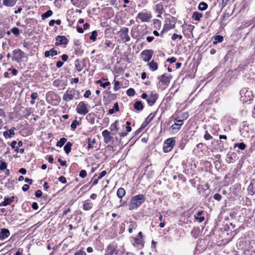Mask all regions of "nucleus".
Instances as JSON below:
<instances>
[{
	"mask_svg": "<svg viewBox=\"0 0 255 255\" xmlns=\"http://www.w3.org/2000/svg\"><path fill=\"white\" fill-rule=\"evenodd\" d=\"M154 9H155L156 12L158 13V15L157 16L159 17H160L161 14L164 11V7H163V4L161 2L156 4L155 6Z\"/></svg>",
	"mask_w": 255,
	"mask_h": 255,
	"instance_id": "nucleus-21",
	"label": "nucleus"
},
{
	"mask_svg": "<svg viewBox=\"0 0 255 255\" xmlns=\"http://www.w3.org/2000/svg\"><path fill=\"white\" fill-rule=\"evenodd\" d=\"M38 96L37 93L34 92L31 94L30 97H31V99L35 100L36 99H37L38 98Z\"/></svg>",
	"mask_w": 255,
	"mask_h": 255,
	"instance_id": "nucleus-62",
	"label": "nucleus"
},
{
	"mask_svg": "<svg viewBox=\"0 0 255 255\" xmlns=\"http://www.w3.org/2000/svg\"><path fill=\"white\" fill-rule=\"evenodd\" d=\"M208 7V4L204 2H200L198 5V9L200 10H205Z\"/></svg>",
	"mask_w": 255,
	"mask_h": 255,
	"instance_id": "nucleus-42",
	"label": "nucleus"
},
{
	"mask_svg": "<svg viewBox=\"0 0 255 255\" xmlns=\"http://www.w3.org/2000/svg\"><path fill=\"white\" fill-rule=\"evenodd\" d=\"M93 206V204L89 200H87L84 202L83 208L84 210H90Z\"/></svg>",
	"mask_w": 255,
	"mask_h": 255,
	"instance_id": "nucleus-25",
	"label": "nucleus"
},
{
	"mask_svg": "<svg viewBox=\"0 0 255 255\" xmlns=\"http://www.w3.org/2000/svg\"><path fill=\"white\" fill-rule=\"evenodd\" d=\"M147 65L149 66V69L152 71L156 70L158 68L157 63L154 62L153 60L148 63Z\"/></svg>",
	"mask_w": 255,
	"mask_h": 255,
	"instance_id": "nucleus-32",
	"label": "nucleus"
},
{
	"mask_svg": "<svg viewBox=\"0 0 255 255\" xmlns=\"http://www.w3.org/2000/svg\"><path fill=\"white\" fill-rule=\"evenodd\" d=\"M150 13L146 12H139L137 15V18L139 19L141 22H149L151 18Z\"/></svg>",
	"mask_w": 255,
	"mask_h": 255,
	"instance_id": "nucleus-10",
	"label": "nucleus"
},
{
	"mask_svg": "<svg viewBox=\"0 0 255 255\" xmlns=\"http://www.w3.org/2000/svg\"><path fill=\"white\" fill-rule=\"evenodd\" d=\"M67 141V139L65 137H62L60 138V139L57 142L56 146L61 147L63 146V145L66 143Z\"/></svg>",
	"mask_w": 255,
	"mask_h": 255,
	"instance_id": "nucleus-41",
	"label": "nucleus"
},
{
	"mask_svg": "<svg viewBox=\"0 0 255 255\" xmlns=\"http://www.w3.org/2000/svg\"><path fill=\"white\" fill-rule=\"evenodd\" d=\"M213 198L215 200L219 201L222 199V196L220 194L216 193L214 194Z\"/></svg>",
	"mask_w": 255,
	"mask_h": 255,
	"instance_id": "nucleus-57",
	"label": "nucleus"
},
{
	"mask_svg": "<svg viewBox=\"0 0 255 255\" xmlns=\"http://www.w3.org/2000/svg\"><path fill=\"white\" fill-rule=\"evenodd\" d=\"M153 54V51L151 49L144 50L141 53L142 60L146 62H149Z\"/></svg>",
	"mask_w": 255,
	"mask_h": 255,
	"instance_id": "nucleus-9",
	"label": "nucleus"
},
{
	"mask_svg": "<svg viewBox=\"0 0 255 255\" xmlns=\"http://www.w3.org/2000/svg\"><path fill=\"white\" fill-rule=\"evenodd\" d=\"M126 194V191L123 188H120L118 189L117 192V195L118 197L122 199Z\"/></svg>",
	"mask_w": 255,
	"mask_h": 255,
	"instance_id": "nucleus-34",
	"label": "nucleus"
},
{
	"mask_svg": "<svg viewBox=\"0 0 255 255\" xmlns=\"http://www.w3.org/2000/svg\"><path fill=\"white\" fill-rule=\"evenodd\" d=\"M135 91L132 88H129L127 91V94L128 96H133L135 95Z\"/></svg>",
	"mask_w": 255,
	"mask_h": 255,
	"instance_id": "nucleus-48",
	"label": "nucleus"
},
{
	"mask_svg": "<svg viewBox=\"0 0 255 255\" xmlns=\"http://www.w3.org/2000/svg\"><path fill=\"white\" fill-rule=\"evenodd\" d=\"M12 54L13 55V57L11 58L12 61H16L18 63L22 62V58L26 57L25 53L19 49L13 50Z\"/></svg>",
	"mask_w": 255,
	"mask_h": 255,
	"instance_id": "nucleus-6",
	"label": "nucleus"
},
{
	"mask_svg": "<svg viewBox=\"0 0 255 255\" xmlns=\"http://www.w3.org/2000/svg\"><path fill=\"white\" fill-rule=\"evenodd\" d=\"M96 142V140L95 139H91L88 138V148L89 149L92 148L93 147V144Z\"/></svg>",
	"mask_w": 255,
	"mask_h": 255,
	"instance_id": "nucleus-46",
	"label": "nucleus"
},
{
	"mask_svg": "<svg viewBox=\"0 0 255 255\" xmlns=\"http://www.w3.org/2000/svg\"><path fill=\"white\" fill-rule=\"evenodd\" d=\"M133 107L137 111H142L143 109V106L141 101H138L134 103Z\"/></svg>",
	"mask_w": 255,
	"mask_h": 255,
	"instance_id": "nucleus-31",
	"label": "nucleus"
},
{
	"mask_svg": "<svg viewBox=\"0 0 255 255\" xmlns=\"http://www.w3.org/2000/svg\"><path fill=\"white\" fill-rule=\"evenodd\" d=\"M128 29L127 27H124L121 30V37L125 42L130 40V37L128 34Z\"/></svg>",
	"mask_w": 255,
	"mask_h": 255,
	"instance_id": "nucleus-13",
	"label": "nucleus"
},
{
	"mask_svg": "<svg viewBox=\"0 0 255 255\" xmlns=\"http://www.w3.org/2000/svg\"><path fill=\"white\" fill-rule=\"evenodd\" d=\"M176 19L173 16H169L166 18L163 28L161 32L162 35L164 31H167L171 29L174 28L176 24Z\"/></svg>",
	"mask_w": 255,
	"mask_h": 255,
	"instance_id": "nucleus-5",
	"label": "nucleus"
},
{
	"mask_svg": "<svg viewBox=\"0 0 255 255\" xmlns=\"http://www.w3.org/2000/svg\"><path fill=\"white\" fill-rule=\"evenodd\" d=\"M17 0H3L2 4L7 7H12L16 4Z\"/></svg>",
	"mask_w": 255,
	"mask_h": 255,
	"instance_id": "nucleus-26",
	"label": "nucleus"
},
{
	"mask_svg": "<svg viewBox=\"0 0 255 255\" xmlns=\"http://www.w3.org/2000/svg\"><path fill=\"white\" fill-rule=\"evenodd\" d=\"M176 61V58L174 57L168 58L167 60V61L169 62L170 63H173L175 62Z\"/></svg>",
	"mask_w": 255,
	"mask_h": 255,
	"instance_id": "nucleus-64",
	"label": "nucleus"
},
{
	"mask_svg": "<svg viewBox=\"0 0 255 255\" xmlns=\"http://www.w3.org/2000/svg\"><path fill=\"white\" fill-rule=\"evenodd\" d=\"M177 38H178L179 39H181L182 38V36L181 35L177 34L176 33H174L172 35V36L171 37V39L172 40H175Z\"/></svg>",
	"mask_w": 255,
	"mask_h": 255,
	"instance_id": "nucleus-52",
	"label": "nucleus"
},
{
	"mask_svg": "<svg viewBox=\"0 0 255 255\" xmlns=\"http://www.w3.org/2000/svg\"><path fill=\"white\" fill-rule=\"evenodd\" d=\"M119 111V105L118 103L114 104V107L109 110V114L112 115Z\"/></svg>",
	"mask_w": 255,
	"mask_h": 255,
	"instance_id": "nucleus-36",
	"label": "nucleus"
},
{
	"mask_svg": "<svg viewBox=\"0 0 255 255\" xmlns=\"http://www.w3.org/2000/svg\"><path fill=\"white\" fill-rule=\"evenodd\" d=\"M131 242L134 247H143V240L141 238L138 237H132L131 238Z\"/></svg>",
	"mask_w": 255,
	"mask_h": 255,
	"instance_id": "nucleus-15",
	"label": "nucleus"
},
{
	"mask_svg": "<svg viewBox=\"0 0 255 255\" xmlns=\"http://www.w3.org/2000/svg\"><path fill=\"white\" fill-rule=\"evenodd\" d=\"M120 85V82L119 81L114 80V90L115 91H117L119 90V89H120L119 86Z\"/></svg>",
	"mask_w": 255,
	"mask_h": 255,
	"instance_id": "nucleus-49",
	"label": "nucleus"
},
{
	"mask_svg": "<svg viewBox=\"0 0 255 255\" xmlns=\"http://www.w3.org/2000/svg\"><path fill=\"white\" fill-rule=\"evenodd\" d=\"M58 180L61 183H63V184L66 183L67 182L66 178L63 176L59 177L58 178Z\"/></svg>",
	"mask_w": 255,
	"mask_h": 255,
	"instance_id": "nucleus-60",
	"label": "nucleus"
},
{
	"mask_svg": "<svg viewBox=\"0 0 255 255\" xmlns=\"http://www.w3.org/2000/svg\"><path fill=\"white\" fill-rule=\"evenodd\" d=\"M175 144V139L173 137L169 138L165 140L163 150L165 153H167L171 150Z\"/></svg>",
	"mask_w": 255,
	"mask_h": 255,
	"instance_id": "nucleus-8",
	"label": "nucleus"
},
{
	"mask_svg": "<svg viewBox=\"0 0 255 255\" xmlns=\"http://www.w3.org/2000/svg\"><path fill=\"white\" fill-rule=\"evenodd\" d=\"M105 44L106 45L107 47H112L113 48L114 47V44L111 42V41L108 40H106Z\"/></svg>",
	"mask_w": 255,
	"mask_h": 255,
	"instance_id": "nucleus-56",
	"label": "nucleus"
},
{
	"mask_svg": "<svg viewBox=\"0 0 255 255\" xmlns=\"http://www.w3.org/2000/svg\"><path fill=\"white\" fill-rule=\"evenodd\" d=\"M42 193L41 190H38L35 193V195L36 197L39 198L42 196Z\"/></svg>",
	"mask_w": 255,
	"mask_h": 255,
	"instance_id": "nucleus-63",
	"label": "nucleus"
},
{
	"mask_svg": "<svg viewBox=\"0 0 255 255\" xmlns=\"http://www.w3.org/2000/svg\"><path fill=\"white\" fill-rule=\"evenodd\" d=\"M204 137L206 140H210L213 138L212 136H211L207 131L205 132Z\"/></svg>",
	"mask_w": 255,
	"mask_h": 255,
	"instance_id": "nucleus-55",
	"label": "nucleus"
},
{
	"mask_svg": "<svg viewBox=\"0 0 255 255\" xmlns=\"http://www.w3.org/2000/svg\"><path fill=\"white\" fill-rule=\"evenodd\" d=\"M203 211H199L194 216L195 220L198 222L199 223H202L205 220L204 216H203Z\"/></svg>",
	"mask_w": 255,
	"mask_h": 255,
	"instance_id": "nucleus-20",
	"label": "nucleus"
},
{
	"mask_svg": "<svg viewBox=\"0 0 255 255\" xmlns=\"http://www.w3.org/2000/svg\"><path fill=\"white\" fill-rule=\"evenodd\" d=\"M118 121H116L114 123H113L111 126V130L113 132H114L113 133H112L113 134H115L119 130V128L118 127Z\"/></svg>",
	"mask_w": 255,
	"mask_h": 255,
	"instance_id": "nucleus-30",
	"label": "nucleus"
},
{
	"mask_svg": "<svg viewBox=\"0 0 255 255\" xmlns=\"http://www.w3.org/2000/svg\"><path fill=\"white\" fill-rule=\"evenodd\" d=\"M86 119L91 124H93L94 123L95 118L92 113L88 114L86 117Z\"/></svg>",
	"mask_w": 255,
	"mask_h": 255,
	"instance_id": "nucleus-43",
	"label": "nucleus"
},
{
	"mask_svg": "<svg viewBox=\"0 0 255 255\" xmlns=\"http://www.w3.org/2000/svg\"><path fill=\"white\" fill-rule=\"evenodd\" d=\"M74 255H87V254L84 251L80 250L75 252Z\"/></svg>",
	"mask_w": 255,
	"mask_h": 255,
	"instance_id": "nucleus-59",
	"label": "nucleus"
},
{
	"mask_svg": "<svg viewBox=\"0 0 255 255\" xmlns=\"http://www.w3.org/2000/svg\"><path fill=\"white\" fill-rule=\"evenodd\" d=\"M10 31L15 35L18 36L20 34V31L17 27H14L11 29Z\"/></svg>",
	"mask_w": 255,
	"mask_h": 255,
	"instance_id": "nucleus-45",
	"label": "nucleus"
},
{
	"mask_svg": "<svg viewBox=\"0 0 255 255\" xmlns=\"http://www.w3.org/2000/svg\"><path fill=\"white\" fill-rule=\"evenodd\" d=\"M55 45L59 46L61 45H66L68 43V39L64 36L58 35L56 37Z\"/></svg>",
	"mask_w": 255,
	"mask_h": 255,
	"instance_id": "nucleus-14",
	"label": "nucleus"
},
{
	"mask_svg": "<svg viewBox=\"0 0 255 255\" xmlns=\"http://www.w3.org/2000/svg\"><path fill=\"white\" fill-rule=\"evenodd\" d=\"M50 56H54L58 54L57 51L55 50L54 48H52L50 50Z\"/></svg>",
	"mask_w": 255,
	"mask_h": 255,
	"instance_id": "nucleus-58",
	"label": "nucleus"
},
{
	"mask_svg": "<svg viewBox=\"0 0 255 255\" xmlns=\"http://www.w3.org/2000/svg\"><path fill=\"white\" fill-rule=\"evenodd\" d=\"M10 235V232L7 229H2L0 232V240H3L8 238Z\"/></svg>",
	"mask_w": 255,
	"mask_h": 255,
	"instance_id": "nucleus-19",
	"label": "nucleus"
},
{
	"mask_svg": "<svg viewBox=\"0 0 255 255\" xmlns=\"http://www.w3.org/2000/svg\"><path fill=\"white\" fill-rule=\"evenodd\" d=\"M79 124V122L76 120H74L71 125V128L75 129L77 128V126Z\"/></svg>",
	"mask_w": 255,
	"mask_h": 255,
	"instance_id": "nucleus-51",
	"label": "nucleus"
},
{
	"mask_svg": "<svg viewBox=\"0 0 255 255\" xmlns=\"http://www.w3.org/2000/svg\"><path fill=\"white\" fill-rule=\"evenodd\" d=\"M76 111L78 114L80 115L85 116L87 115L89 112L88 105L84 101L79 103L76 109Z\"/></svg>",
	"mask_w": 255,
	"mask_h": 255,
	"instance_id": "nucleus-7",
	"label": "nucleus"
},
{
	"mask_svg": "<svg viewBox=\"0 0 255 255\" xmlns=\"http://www.w3.org/2000/svg\"><path fill=\"white\" fill-rule=\"evenodd\" d=\"M174 123H176L177 124H180V126H182L183 124V120L179 119L178 118H176L174 120Z\"/></svg>",
	"mask_w": 255,
	"mask_h": 255,
	"instance_id": "nucleus-53",
	"label": "nucleus"
},
{
	"mask_svg": "<svg viewBox=\"0 0 255 255\" xmlns=\"http://www.w3.org/2000/svg\"><path fill=\"white\" fill-rule=\"evenodd\" d=\"M128 231L129 233H132L133 230H135L137 228V224L136 222L133 221H130L128 223Z\"/></svg>",
	"mask_w": 255,
	"mask_h": 255,
	"instance_id": "nucleus-27",
	"label": "nucleus"
},
{
	"mask_svg": "<svg viewBox=\"0 0 255 255\" xmlns=\"http://www.w3.org/2000/svg\"><path fill=\"white\" fill-rule=\"evenodd\" d=\"M72 4L75 7L84 9L87 5V0H71Z\"/></svg>",
	"mask_w": 255,
	"mask_h": 255,
	"instance_id": "nucleus-11",
	"label": "nucleus"
},
{
	"mask_svg": "<svg viewBox=\"0 0 255 255\" xmlns=\"http://www.w3.org/2000/svg\"><path fill=\"white\" fill-rule=\"evenodd\" d=\"M158 97V95L156 93L152 92H151L149 97L148 99H146L148 104L150 106L153 105L156 102Z\"/></svg>",
	"mask_w": 255,
	"mask_h": 255,
	"instance_id": "nucleus-16",
	"label": "nucleus"
},
{
	"mask_svg": "<svg viewBox=\"0 0 255 255\" xmlns=\"http://www.w3.org/2000/svg\"><path fill=\"white\" fill-rule=\"evenodd\" d=\"M126 125H127L126 127L125 126V125H123V128H125L126 129V132H120L119 133V135H120V136L121 137H125L126 136L129 132H130L131 130V127H130V122H127L126 123Z\"/></svg>",
	"mask_w": 255,
	"mask_h": 255,
	"instance_id": "nucleus-18",
	"label": "nucleus"
},
{
	"mask_svg": "<svg viewBox=\"0 0 255 255\" xmlns=\"http://www.w3.org/2000/svg\"><path fill=\"white\" fill-rule=\"evenodd\" d=\"M249 194L253 195L255 194V182H251L248 188Z\"/></svg>",
	"mask_w": 255,
	"mask_h": 255,
	"instance_id": "nucleus-29",
	"label": "nucleus"
},
{
	"mask_svg": "<svg viewBox=\"0 0 255 255\" xmlns=\"http://www.w3.org/2000/svg\"><path fill=\"white\" fill-rule=\"evenodd\" d=\"M155 115L152 113H150L148 116L145 119L144 122L141 125L140 128H143L146 127L154 118Z\"/></svg>",
	"mask_w": 255,
	"mask_h": 255,
	"instance_id": "nucleus-22",
	"label": "nucleus"
},
{
	"mask_svg": "<svg viewBox=\"0 0 255 255\" xmlns=\"http://www.w3.org/2000/svg\"><path fill=\"white\" fill-rule=\"evenodd\" d=\"M241 101L243 103H246L253 99V94L249 88H242L240 93Z\"/></svg>",
	"mask_w": 255,
	"mask_h": 255,
	"instance_id": "nucleus-4",
	"label": "nucleus"
},
{
	"mask_svg": "<svg viewBox=\"0 0 255 255\" xmlns=\"http://www.w3.org/2000/svg\"><path fill=\"white\" fill-rule=\"evenodd\" d=\"M102 133L104 137V142L106 144L110 143L113 139V137L111 135L110 132L107 129H105L102 131Z\"/></svg>",
	"mask_w": 255,
	"mask_h": 255,
	"instance_id": "nucleus-17",
	"label": "nucleus"
},
{
	"mask_svg": "<svg viewBox=\"0 0 255 255\" xmlns=\"http://www.w3.org/2000/svg\"><path fill=\"white\" fill-rule=\"evenodd\" d=\"M79 176L82 178L86 177L87 176L86 171L84 169L81 170L80 172Z\"/></svg>",
	"mask_w": 255,
	"mask_h": 255,
	"instance_id": "nucleus-54",
	"label": "nucleus"
},
{
	"mask_svg": "<svg viewBox=\"0 0 255 255\" xmlns=\"http://www.w3.org/2000/svg\"><path fill=\"white\" fill-rule=\"evenodd\" d=\"M72 143L70 142H68L64 147V150L66 154H69L71 150V147Z\"/></svg>",
	"mask_w": 255,
	"mask_h": 255,
	"instance_id": "nucleus-35",
	"label": "nucleus"
},
{
	"mask_svg": "<svg viewBox=\"0 0 255 255\" xmlns=\"http://www.w3.org/2000/svg\"><path fill=\"white\" fill-rule=\"evenodd\" d=\"M7 167V163L2 160L0 161V170L3 171L6 169Z\"/></svg>",
	"mask_w": 255,
	"mask_h": 255,
	"instance_id": "nucleus-47",
	"label": "nucleus"
},
{
	"mask_svg": "<svg viewBox=\"0 0 255 255\" xmlns=\"http://www.w3.org/2000/svg\"><path fill=\"white\" fill-rule=\"evenodd\" d=\"M247 146L244 142L235 143L234 145V147L235 148L238 147L239 149L243 150L245 149Z\"/></svg>",
	"mask_w": 255,
	"mask_h": 255,
	"instance_id": "nucleus-37",
	"label": "nucleus"
},
{
	"mask_svg": "<svg viewBox=\"0 0 255 255\" xmlns=\"http://www.w3.org/2000/svg\"><path fill=\"white\" fill-rule=\"evenodd\" d=\"M171 78L172 76L171 75L167 74H164L162 76L158 77V79L159 81L165 86H167L169 84Z\"/></svg>",
	"mask_w": 255,
	"mask_h": 255,
	"instance_id": "nucleus-12",
	"label": "nucleus"
},
{
	"mask_svg": "<svg viewBox=\"0 0 255 255\" xmlns=\"http://www.w3.org/2000/svg\"><path fill=\"white\" fill-rule=\"evenodd\" d=\"M145 198L142 194L135 195L132 197L129 204L128 208L130 210L137 208L145 201Z\"/></svg>",
	"mask_w": 255,
	"mask_h": 255,
	"instance_id": "nucleus-1",
	"label": "nucleus"
},
{
	"mask_svg": "<svg viewBox=\"0 0 255 255\" xmlns=\"http://www.w3.org/2000/svg\"><path fill=\"white\" fill-rule=\"evenodd\" d=\"M25 116L28 117L32 113V109L30 108H26L25 111L24 112Z\"/></svg>",
	"mask_w": 255,
	"mask_h": 255,
	"instance_id": "nucleus-50",
	"label": "nucleus"
},
{
	"mask_svg": "<svg viewBox=\"0 0 255 255\" xmlns=\"http://www.w3.org/2000/svg\"><path fill=\"white\" fill-rule=\"evenodd\" d=\"M53 14V11L51 10H48L46 12L43 13L41 15V18L42 20H44L46 18L51 16Z\"/></svg>",
	"mask_w": 255,
	"mask_h": 255,
	"instance_id": "nucleus-38",
	"label": "nucleus"
},
{
	"mask_svg": "<svg viewBox=\"0 0 255 255\" xmlns=\"http://www.w3.org/2000/svg\"><path fill=\"white\" fill-rule=\"evenodd\" d=\"M79 95L80 92L78 90H76L73 88H69L63 95V100L68 102L73 100L74 98L75 99H78Z\"/></svg>",
	"mask_w": 255,
	"mask_h": 255,
	"instance_id": "nucleus-3",
	"label": "nucleus"
},
{
	"mask_svg": "<svg viewBox=\"0 0 255 255\" xmlns=\"http://www.w3.org/2000/svg\"><path fill=\"white\" fill-rule=\"evenodd\" d=\"M75 68L78 72H80L82 70V68L81 67V65L79 63H75Z\"/></svg>",
	"mask_w": 255,
	"mask_h": 255,
	"instance_id": "nucleus-61",
	"label": "nucleus"
},
{
	"mask_svg": "<svg viewBox=\"0 0 255 255\" xmlns=\"http://www.w3.org/2000/svg\"><path fill=\"white\" fill-rule=\"evenodd\" d=\"M102 80L105 81V79L104 78H102V79H101L100 80H98L97 81V83L99 84L100 85V86H101L103 88H106L107 86H108L110 85V83L109 82H106L105 83H103Z\"/></svg>",
	"mask_w": 255,
	"mask_h": 255,
	"instance_id": "nucleus-40",
	"label": "nucleus"
},
{
	"mask_svg": "<svg viewBox=\"0 0 255 255\" xmlns=\"http://www.w3.org/2000/svg\"><path fill=\"white\" fill-rule=\"evenodd\" d=\"M223 40V37L222 35H218L215 36L214 40L213 41L214 44H216L218 43L221 42Z\"/></svg>",
	"mask_w": 255,
	"mask_h": 255,
	"instance_id": "nucleus-39",
	"label": "nucleus"
},
{
	"mask_svg": "<svg viewBox=\"0 0 255 255\" xmlns=\"http://www.w3.org/2000/svg\"><path fill=\"white\" fill-rule=\"evenodd\" d=\"M98 36L97 32L96 30H94L92 32L91 35H90L89 38L90 40L93 41H95L97 39V36Z\"/></svg>",
	"mask_w": 255,
	"mask_h": 255,
	"instance_id": "nucleus-44",
	"label": "nucleus"
},
{
	"mask_svg": "<svg viewBox=\"0 0 255 255\" xmlns=\"http://www.w3.org/2000/svg\"><path fill=\"white\" fill-rule=\"evenodd\" d=\"M181 127V126H180V124H177L175 123L173 125L169 127V130L171 133H175L179 131Z\"/></svg>",
	"mask_w": 255,
	"mask_h": 255,
	"instance_id": "nucleus-23",
	"label": "nucleus"
},
{
	"mask_svg": "<svg viewBox=\"0 0 255 255\" xmlns=\"http://www.w3.org/2000/svg\"><path fill=\"white\" fill-rule=\"evenodd\" d=\"M203 17V14L201 13H199L197 11H194L193 13L192 18L196 21H200L201 18Z\"/></svg>",
	"mask_w": 255,
	"mask_h": 255,
	"instance_id": "nucleus-33",
	"label": "nucleus"
},
{
	"mask_svg": "<svg viewBox=\"0 0 255 255\" xmlns=\"http://www.w3.org/2000/svg\"><path fill=\"white\" fill-rule=\"evenodd\" d=\"M14 199V196H12L10 198L4 197V201L0 203V207L6 206L8 205H9L13 201Z\"/></svg>",
	"mask_w": 255,
	"mask_h": 255,
	"instance_id": "nucleus-24",
	"label": "nucleus"
},
{
	"mask_svg": "<svg viewBox=\"0 0 255 255\" xmlns=\"http://www.w3.org/2000/svg\"><path fill=\"white\" fill-rule=\"evenodd\" d=\"M105 253L106 255H122V252L118 247L117 243L113 242L107 246Z\"/></svg>",
	"mask_w": 255,
	"mask_h": 255,
	"instance_id": "nucleus-2",
	"label": "nucleus"
},
{
	"mask_svg": "<svg viewBox=\"0 0 255 255\" xmlns=\"http://www.w3.org/2000/svg\"><path fill=\"white\" fill-rule=\"evenodd\" d=\"M14 129H15V128H10L8 130L5 131L3 132L4 136L6 138L11 137L13 135H14Z\"/></svg>",
	"mask_w": 255,
	"mask_h": 255,
	"instance_id": "nucleus-28",
	"label": "nucleus"
}]
</instances>
